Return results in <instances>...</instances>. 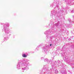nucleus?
<instances>
[{"mask_svg": "<svg viewBox=\"0 0 74 74\" xmlns=\"http://www.w3.org/2000/svg\"><path fill=\"white\" fill-rule=\"evenodd\" d=\"M71 12H72V13H74V10H72Z\"/></svg>", "mask_w": 74, "mask_h": 74, "instance_id": "8", "label": "nucleus"}, {"mask_svg": "<svg viewBox=\"0 0 74 74\" xmlns=\"http://www.w3.org/2000/svg\"><path fill=\"white\" fill-rule=\"evenodd\" d=\"M4 40H5V39H6V38H4Z\"/></svg>", "mask_w": 74, "mask_h": 74, "instance_id": "11", "label": "nucleus"}, {"mask_svg": "<svg viewBox=\"0 0 74 74\" xmlns=\"http://www.w3.org/2000/svg\"><path fill=\"white\" fill-rule=\"evenodd\" d=\"M20 62H22V60H20Z\"/></svg>", "mask_w": 74, "mask_h": 74, "instance_id": "13", "label": "nucleus"}, {"mask_svg": "<svg viewBox=\"0 0 74 74\" xmlns=\"http://www.w3.org/2000/svg\"><path fill=\"white\" fill-rule=\"evenodd\" d=\"M23 63L21 64V65H22L23 66L25 67L22 68V69L23 70H29V60H26L25 61H23Z\"/></svg>", "mask_w": 74, "mask_h": 74, "instance_id": "1", "label": "nucleus"}, {"mask_svg": "<svg viewBox=\"0 0 74 74\" xmlns=\"http://www.w3.org/2000/svg\"><path fill=\"white\" fill-rule=\"evenodd\" d=\"M55 72L56 74H58V70H56L55 71Z\"/></svg>", "mask_w": 74, "mask_h": 74, "instance_id": "5", "label": "nucleus"}, {"mask_svg": "<svg viewBox=\"0 0 74 74\" xmlns=\"http://www.w3.org/2000/svg\"><path fill=\"white\" fill-rule=\"evenodd\" d=\"M51 45H52V44H51L50 45V46H51Z\"/></svg>", "mask_w": 74, "mask_h": 74, "instance_id": "12", "label": "nucleus"}, {"mask_svg": "<svg viewBox=\"0 0 74 74\" xmlns=\"http://www.w3.org/2000/svg\"><path fill=\"white\" fill-rule=\"evenodd\" d=\"M48 60L47 59H45V62H48Z\"/></svg>", "mask_w": 74, "mask_h": 74, "instance_id": "6", "label": "nucleus"}, {"mask_svg": "<svg viewBox=\"0 0 74 74\" xmlns=\"http://www.w3.org/2000/svg\"><path fill=\"white\" fill-rule=\"evenodd\" d=\"M22 56L23 57V58H26L27 57V56L25 54H23L22 55Z\"/></svg>", "mask_w": 74, "mask_h": 74, "instance_id": "4", "label": "nucleus"}, {"mask_svg": "<svg viewBox=\"0 0 74 74\" xmlns=\"http://www.w3.org/2000/svg\"><path fill=\"white\" fill-rule=\"evenodd\" d=\"M41 59H42V60H43L44 59V58H43V57H41Z\"/></svg>", "mask_w": 74, "mask_h": 74, "instance_id": "9", "label": "nucleus"}, {"mask_svg": "<svg viewBox=\"0 0 74 74\" xmlns=\"http://www.w3.org/2000/svg\"><path fill=\"white\" fill-rule=\"evenodd\" d=\"M9 26L8 25L7 26H5L4 27L3 29L5 31V33L6 34H9L10 32V30L8 29V27Z\"/></svg>", "mask_w": 74, "mask_h": 74, "instance_id": "2", "label": "nucleus"}, {"mask_svg": "<svg viewBox=\"0 0 74 74\" xmlns=\"http://www.w3.org/2000/svg\"><path fill=\"white\" fill-rule=\"evenodd\" d=\"M17 69H18V70L20 69H21V67H20V65H19V64H18V65H17Z\"/></svg>", "mask_w": 74, "mask_h": 74, "instance_id": "3", "label": "nucleus"}, {"mask_svg": "<svg viewBox=\"0 0 74 74\" xmlns=\"http://www.w3.org/2000/svg\"><path fill=\"white\" fill-rule=\"evenodd\" d=\"M55 25L56 26H57L59 25V24H56Z\"/></svg>", "mask_w": 74, "mask_h": 74, "instance_id": "7", "label": "nucleus"}, {"mask_svg": "<svg viewBox=\"0 0 74 74\" xmlns=\"http://www.w3.org/2000/svg\"><path fill=\"white\" fill-rule=\"evenodd\" d=\"M53 15V14H52V13L51 14V16H52Z\"/></svg>", "mask_w": 74, "mask_h": 74, "instance_id": "10", "label": "nucleus"}]
</instances>
